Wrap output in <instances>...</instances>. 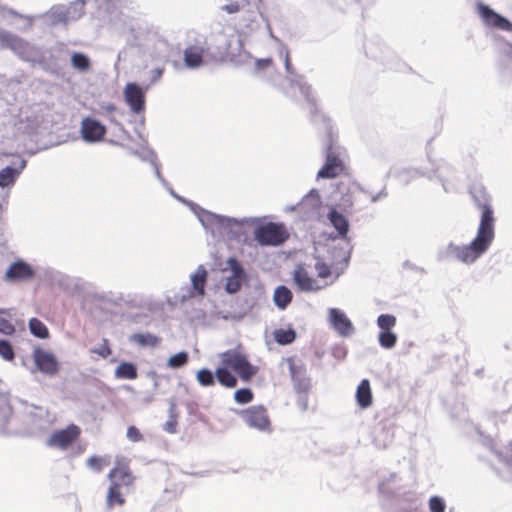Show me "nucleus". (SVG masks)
<instances>
[{
  "label": "nucleus",
  "mask_w": 512,
  "mask_h": 512,
  "mask_svg": "<svg viewBox=\"0 0 512 512\" xmlns=\"http://www.w3.org/2000/svg\"><path fill=\"white\" fill-rule=\"evenodd\" d=\"M470 194L475 206L481 212L480 223L475 238L462 246H450V253L459 261L470 264L477 260L492 244L495 238L494 209L491 198L482 185H473Z\"/></svg>",
  "instance_id": "nucleus-1"
},
{
  "label": "nucleus",
  "mask_w": 512,
  "mask_h": 512,
  "mask_svg": "<svg viewBox=\"0 0 512 512\" xmlns=\"http://www.w3.org/2000/svg\"><path fill=\"white\" fill-rule=\"evenodd\" d=\"M220 366L215 370L218 383L226 388L237 386L235 372L241 380L248 382L254 377L258 369L247 359L246 355L237 349H230L220 354Z\"/></svg>",
  "instance_id": "nucleus-2"
},
{
  "label": "nucleus",
  "mask_w": 512,
  "mask_h": 512,
  "mask_svg": "<svg viewBox=\"0 0 512 512\" xmlns=\"http://www.w3.org/2000/svg\"><path fill=\"white\" fill-rule=\"evenodd\" d=\"M108 479L111 482L106 496L108 508L123 506L126 500L122 488L132 486L135 480L129 465L127 463H118L109 471Z\"/></svg>",
  "instance_id": "nucleus-3"
},
{
  "label": "nucleus",
  "mask_w": 512,
  "mask_h": 512,
  "mask_svg": "<svg viewBox=\"0 0 512 512\" xmlns=\"http://www.w3.org/2000/svg\"><path fill=\"white\" fill-rule=\"evenodd\" d=\"M346 166L343 153L331 131L325 148V163L317 173V178L333 179L345 173Z\"/></svg>",
  "instance_id": "nucleus-4"
},
{
  "label": "nucleus",
  "mask_w": 512,
  "mask_h": 512,
  "mask_svg": "<svg viewBox=\"0 0 512 512\" xmlns=\"http://www.w3.org/2000/svg\"><path fill=\"white\" fill-rule=\"evenodd\" d=\"M254 237L261 245L278 246L289 238V232L283 223L268 222L255 229Z\"/></svg>",
  "instance_id": "nucleus-5"
},
{
  "label": "nucleus",
  "mask_w": 512,
  "mask_h": 512,
  "mask_svg": "<svg viewBox=\"0 0 512 512\" xmlns=\"http://www.w3.org/2000/svg\"><path fill=\"white\" fill-rule=\"evenodd\" d=\"M0 46L8 48L23 60H30L33 47L23 38L0 29Z\"/></svg>",
  "instance_id": "nucleus-6"
},
{
  "label": "nucleus",
  "mask_w": 512,
  "mask_h": 512,
  "mask_svg": "<svg viewBox=\"0 0 512 512\" xmlns=\"http://www.w3.org/2000/svg\"><path fill=\"white\" fill-rule=\"evenodd\" d=\"M243 421L252 428L258 430H269L270 419L267 410L262 405L251 406L240 413Z\"/></svg>",
  "instance_id": "nucleus-7"
},
{
  "label": "nucleus",
  "mask_w": 512,
  "mask_h": 512,
  "mask_svg": "<svg viewBox=\"0 0 512 512\" xmlns=\"http://www.w3.org/2000/svg\"><path fill=\"white\" fill-rule=\"evenodd\" d=\"M476 10L486 26L503 31H512V23L505 17L495 12L489 6L483 3H478Z\"/></svg>",
  "instance_id": "nucleus-8"
},
{
  "label": "nucleus",
  "mask_w": 512,
  "mask_h": 512,
  "mask_svg": "<svg viewBox=\"0 0 512 512\" xmlns=\"http://www.w3.org/2000/svg\"><path fill=\"white\" fill-rule=\"evenodd\" d=\"M81 430L75 424H70L65 429L57 430L51 434L47 444L62 450L71 446L80 436Z\"/></svg>",
  "instance_id": "nucleus-9"
},
{
  "label": "nucleus",
  "mask_w": 512,
  "mask_h": 512,
  "mask_svg": "<svg viewBox=\"0 0 512 512\" xmlns=\"http://www.w3.org/2000/svg\"><path fill=\"white\" fill-rule=\"evenodd\" d=\"M33 360L36 369L45 375L54 376L59 370V364L55 355L40 347H36L33 350Z\"/></svg>",
  "instance_id": "nucleus-10"
},
{
  "label": "nucleus",
  "mask_w": 512,
  "mask_h": 512,
  "mask_svg": "<svg viewBox=\"0 0 512 512\" xmlns=\"http://www.w3.org/2000/svg\"><path fill=\"white\" fill-rule=\"evenodd\" d=\"M125 101L133 113L139 114L145 108V94L136 83H128L124 88Z\"/></svg>",
  "instance_id": "nucleus-11"
},
{
  "label": "nucleus",
  "mask_w": 512,
  "mask_h": 512,
  "mask_svg": "<svg viewBox=\"0 0 512 512\" xmlns=\"http://www.w3.org/2000/svg\"><path fill=\"white\" fill-rule=\"evenodd\" d=\"M106 134V127L99 121L86 117L81 123V135L87 142L101 141Z\"/></svg>",
  "instance_id": "nucleus-12"
},
{
  "label": "nucleus",
  "mask_w": 512,
  "mask_h": 512,
  "mask_svg": "<svg viewBox=\"0 0 512 512\" xmlns=\"http://www.w3.org/2000/svg\"><path fill=\"white\" fill-rule=\"evenodd\" d=\"M227 264L232 272L226 280V291L228 293H236L241 289L242 281L245 277V271L236 258H229Z\"/></svg>",
  "instance_id": "nucleus-13"
},
{
  "label": "nucleus",
  "mask_w": 512,
  "mask_h": 512,
  "mask_svg": "<svg viewBox=\"0 0 512 512\" xmlns=\"http://www.w3.org/2000/svg\"><path fill=\"white\" fill-rule=\"evenodd\" d=\"M206 52L205 42L187 46L183 52L185 66L190 69L199 68L204 62Z\"/></svg>",
  "instance_id": "nucleus-14"
},
{
  "label": "nucleus",
  "mask_w": 512,
  "mask_h": 512,
  "mask_svg": "<svg viewBox=\"0 0 512 512\" xmlns=\"http://www.w3.org/2000/svg\"><path fill=\"white\" fill-rule=\"evenodd\" d=\"M288 367L294 387L299 392H306L309 389V379L306 377V369L303 364L296 363L293 358H288Z\"/></svg>",
  "instance_id": "nucleus-15"
},
{
  "label": "nucleus",
  "mask_w": 512,
  "mask_h": 512,
  "mask_svg": "<svg viewBox=\"0 0 512 512\" xmlns=\"http://www.w3.org/2000/svg\"><path fill=\"white\" fill-rule=\"evenodd\" d=\"M329 317L332 326L341 336L347 337L352 334V323L342 311L332 308L329 311Z\"/></svg>",
  "instance_id": "nucleus-16"
},
{
  "label": "nucleus",
  "mask_w": 512,
  "mask_h": 512,
  "mask_svg": "<svg viewBox=\"0 0 512 512\" xmlns=\"http://www.w3.org/2000/svg\"><path fill=\"white\" fill-rule=\"evenodd\" d=\"M34 271L30 265L22 260L14 262L6 271L5 278L9 281H23L31 279Z\"/></svg>",
  "instance_id": "nucleus-17"
},
{
  "label": "nucleus",
  "mask_w": 512,
  "mask_h": 512,
  "mask_svg": "<svg viewBox=\"0 0 512 512\" xmlns=\"http://www.w3.org/2000/svg\"><path fill=\"white\" fill-rule=\"evenodd\" d=\"M293 282L301 291H313L319 289L316 280L310 276L303 265H298L293 272Z\"/></svg>",
  "instance_id": "nucleus-18"
},
{
  "label": "nucleus",
  "mask_w": 512,
  "mask_h": 512,
  "mask_svg": "<svg viewBox=\"0 0 512 512\" xmlns=\"http://www.w3.org/2000/svg\"><path fill=\"white\" fill-rule=\"evenodd\" d=\"M356 401L357 404L365 409L372 404V392L370 382L368 379H363L356 390Z\"/></svg>",
  "instance_id": "nucleus-19"
},
{
  "label": "nucleus",
  "mask_w": 512,
  "mask_h": 512,
  "mask_svg": "<svg viewBox=\"0 0 512 512\" xmlns=\"http://www.w3.org/2000/svg\"><path fill=\"white\" fill-rule=\"evenodd\" d=\"M293 295L289 288L284 285L276 287L273 295L275 305L284 310L292 301Z\"/></svg>",
  "instance_id": "nucleus-20"
},
{
  "label": "nucleus",
  "mask_w": 512,
  "mask_h": 512,
  "mask_svg": "<svg viewBox=\"0 0 512 512\" xmlns=\"http://www.w3.org/2000/svg\"><path fill=\"white\" fill-rule=\"evenodd\" d=\"M328 218L333 227L338 231L339 235L341 237H346L349 230L348 220L335 209H332L329 212Z\"/></svg>",
  "instance_id": "nucleus-21"
},
{
  "label": "nucleus",
  "mask_w": 512,
  "mask_h": 512,
  "mask_svg": "<svg viewBox=\"0 0 512 512\" xmlns=\"http://www.w3.org/2000/svg\"><path fill=\"white\" fill-rule=\"evenodd\" d=\"M129 340L140 347H156L160 343V338L151 333H135Z\"/></svg>",
  "instance_id": "nucleus-22"
},
{
  "label": "nucleus",
  "mask_w": 512,
  "mask_h": 512,
  "mask_svg": "<svg viewBox=\"0 0 512 512\" xmlns=\"http://www.w3.org/2000/svg\"><path fill=\"white\" fill-rule=\"evenodd\" d=\"M207 279V270L203 266H199L194 275L191 277L193 289L200 296L205 294V283Z\"/></svg>",
  "instance_id": "nucleus-23"
},
{
  "label": "nucleus",
  "mask_w": 512,
  "mask_h": 512,
  "mask_svg": "<svg viewBox=\"0 0 512 512\" xmlns=\"http://www.w3.org/2000/svg\"><path fill=\"white\" fill-rule=\"evenodd\" d=\"M115 375L118 378L133 380L137 378L138 373L134 364L122 362L116 368Z\"/></svg>",
  "instance_id": "nucleus-24"
},
{
  "label": "nucleus",
  "mask_w": 512,
  "mask_h": 512,
  "mask_svg": "<svg viewBox=\"0 0 512 512\" xmlns=\"http://www.w3.org/2000/svg\"><path fill=\"white\" fill-rule=\"evenodd\" d=\"M29 329L31 333L41 339H46L49 337V330L46 325L37 318H31L29 321Z\"/></svg>",
  "instance_id": "nucleus-25"
},
{
  "label": "nucleus",
  "mask_w": 512,
  "mask_h": 512,
  "mask_svg": "<svg viewBox=\"0 0 512 512\" xmlns=\"http://www.w3.org/2000/svg\"><path fill=\"white\" fill-rule=\"evenodd\" d=\"M19 174V171L16 169L7 166L0 170V187H8L13 185L16 181V177Z\"/></svg>",
  "instance_id": "nucleus-26"
},
{
  "label": "nucleus",
  "mask_w": 512,
  "mask_h": 512,
  "mask_svg": "<svg viewBox=\"0 0 512 512\" xmlns=\"http://www.w3.org/2000/svg\"><path fill=\"white\" fill-rule=\"evenodd\" d=\"M0 333L4 335H13L15 326L11 321V315L6 310H0Z\"/></svg>",
  "instance_id": "nucleus-27"
},
{
  "label": "nucleus",
  "mask_w": 512,
  "mask_h": 512,
  "mask_svg": "<svg viewBox=\"0 0 512 512\" xmlns=\"http://www.w3.org/2000/svg\"><path fill=\"white\" fill-rule=\"evenodd\" d=\"M274 339L280 345H287L296 339V332L293 329H278L274 332Z\"/></svg>",
  "instance_id": "nucleus-28"
},
{
  "label": "nucleus",
  "mask_w": 512,
  "mask_h": 512,
  "mask_svg": "<svg viewBox=\"0 0 512 512\" xmlns=\"http://www.w3.org/2000/svg\"><path fill=\"white\" fill-rule=\"evenodd\" d=\"M378 340L381 347L391 349L396 345L397 335L391 330L381 331Z\"/></svg>",
  "instance_id": "nucleus-29"
},
{
  "label": "nucleus",
  "mask_w": 512,
  "mask_h": 512,
  "mask_svg": "<svg viewBox=\"0 0 512 512\" xmlns=\"http://www.w3.org/2000/svg\"><path fill=\"white\" fill-rule=\"evenodd\" d=\"M196 378L200 385L208 387L215 384L216 376L209 369L203 368L197 372Z\"/></svg>",
  "instance_id": "nucleus-30"
},
{
  "label": "nucleus",
  "mask_w": 512,
  "mask_h": 512,
  "mask_svg": "<svg viewBox=\"0 0 512 512\" xmlns=\"http://www.w3.org/2000/svg\"><path fill=\"white\" fill-rule=\"evenodd\" d=\"M87 465L96 472H101L104 467L110 465V457L92 456L87 460Z\"/></svg>",
  "instance_id": "nucleus-31"
},
{
  "label": "nucleus",
  "mask_w": 512,
  "mask_h": 512,
  "mask_svg": "<svg viewBox=\"0 0 512 512\" xmlns=\"http://www.w3.org/2000/svg\"><path fill=\"white\" fill-rule=\"evenodd\" d=\"M73 67L81 71H86L90 67V60L82 53H74L71 57Z\"/></svg>",
  "instance_id": "nucleus-32"
},
{
  "label": "nucleus",
  "mask_w": 512,
  "mask_h": 512,
  "mask_svg": "<svg viewBox=\"0 0 512 512\" xmlns=\"http://www.w3.org/2000/svg\"><path fill=\"white\" fill-rule=\"evenodd\" d=\"M381 331L391 330L396 325V317L391 314H381L377 319Z\"/></svg>",
  "instance_id": "nucleus-33"
},
{
  "label": "nucleus",
  "mask_w": 512,
  "mask_h": 512,
  "mask_svg": "<svg viewBox=\"0 0 512 512\" xmlns=\"http://www.w3.org/2000/svg\"><path fill=\"white\" fill-rule=\"evenodd\" d=\"M253 398L254 394L249 388H241L234 393V399L239 404H247L251 402Z\"/></svg>",
  "instance_id": "nucleus-34"
},
{
  "label": "nucleus",
  "mask_w": 512,
  "mask_h": 512,
  "mask_svg": "<svg viewBox=\"0 0 512 512\" xmlns=\"http://www.w3.org/2000/svg\"><path fill=\"white\" fill-rule=\"evenodd\" d=\"M187 362L188 354L186 352H179L168 359L167 365L171 368H180L187 364Z\"/></svg>",
  "instance_id": "nucleus-35"
},
{
  "label": "nucleus",
  "mask_w": 512,
  "mask_h": 512,
  "mask_svg": "<svg viewBox=\"0 0 512 512\" xmlns=\"http://www.w3.org/2000/svg\"><path fill=\"white\" fill-rule=\"evenodd\" d=\"M0 356L7 361H12L15 358L13 347L6 340H0Z\"/></svg>",
  "instance_id": "nucleus-36"
},
{
  "label": "nucleus",
  "mask_w": 512,
  "mask_h": 512,
  "mask_svg": "<svg viewBox=\"0 0 512 512\" xmlns=\"http://www.w3.org/2000/svg\"><path fill=\"white\" fill-rule=\"evenodd\" d=\"M446 505L442 498L433 496L429 500V509L431 512H445Z\"/></svg>",
  "instance_id": "nucleus-37"
},
{
  "label": "nucleus",
  "mask_w": 512,
  "mask_h": 512,
  "mask_svg": "<svg viewBox=\"0 0 512 512\" xmlns=\"http://www.w3.org/2000/svg\"><path fill=\"white\" fill-rule=\"evenodd\" d=\"M91 352L102 358H107L112 353L107 339H104L102 344L98 348L92 349Z\"/></svg>",
  "instance_id": "nucleus-38"
},
{
  "label": "nucleus",
  "mask_w": 512,
  "mask_h": 512,
  "mask_svg": "<svg viewBox=\"0 0 512 512\" xmlns=\"http://www.w3.org/2000/svg\"><path fill=\"white\" fill-rule=\"evenodd\" d=\"M127 437L132 442H140L143 440V435L136 426H129L127 428Z\"/></svg>",
  "instance_id": "nucleus-39"
},
{
  "label": "nucleus",
  "mask_w": 512,
  "mask_h": 512,
  "mask_svg": "<svg viewBox=\"0 0 512 512\" xmlns=\"http://www.w3.org/2000/svg\"><path fill=\"white\" fill-rule=\"evenodd\" d=\"M316 269H317V272H318V276L320 278H327L331 274L329 266H327L324 263H317L316 264Z\"/></svg>",
  "instance_id": "nucleus-40"
},
{
  "label": "nucleus",
  "mask_w": 512,
  "mask_h": 512,
  "mask_svg": "<svg viewBox=\"0 0 512 512\" xmlns=\"http://www.w3.org/2000/svg\"><path fill=\"white\" fill-rule=\"evenodd\" d=\"M303 93L305 94V97L307 99V102L313 107H316V100L314 96L312 95L311 88L309 86H305L301 88Z\"/></svg>",
  "instance_id": "nucleus-41"
},
{
  "label": "nucleus",
  "mask_w": 512,
  "mask_h": 512,
  "mask_svg": "<svg viewBox=\"0 0 512 512\" xmlns=\"http://www.w3.org/2000/svg\"><path fill=\"white\" fill-rule=\"evenodd\" d=\"M241 6L238 2H233L222 7L223 11H226L229 14L237 13L240 10Z\"/></svg>",
  "instance_id": "nucleus-42"
},
{
  "label": "nucleus",
  "mask_w": 512,
  "mask_h": 512,
  "mask_svg": "<svg viewBox=\"0 0 512 512\" xmlns=\"http://www.w3.org/2000/svg\"><path fill=\"white\" fill-rule=\"evenodd\" d=\"M255 64H256V68L258 70H263L272 65V59L271 58L258 59Z\"/></svg>",
  "instance_id": "nucleus-43"
},
{
  "label": "nucleus",
  "mask_w": 512,
  "mask_h": 512,
  "mask_svg": "<svg viewBox=\"0 0 512 512\" xmlns=\"http://www.w3.org/2000/svg\"><path fill=\"white\" fill-rule=\"evenodd\" d=\"M175 427H176L175 422H167L166 423V431H168L170 433H174L176 431Z\"/></svg>",
  "instance_id": "nucleus-44"
},
{
  "label": "nucleus",
  "mask_w": 512,
  "mask_h": 512,
  "mask_svg": "<svg viewBox=\"0 0 512 512\" xmlns=\"http://www.w3.org/2000/svg\"><path fill=\"white\" fill-rule=\"evenodd\" d=\"M154 72H155L154 78L159 79L162 76L163 70L158 68Z\"/></svg>",
  "instance_id": "nucleus-45"
},
{
  "label": "nucleus",
  "mask_w": 512,
  "mask_h": 512,
  "mask_svg": "<svg viewBox=\"0 0 512 512\" xmlns=\"http://www.w3.org/2000/svg\"><path fill=\"white\" fill-rule=\"evenodd\" d=\"M72 9H75V7H69V8L67 9V14H68V15L71 13V10H72Z\"/></svg>",
  "instance_id": "nucleus-46"
},
{
  "label": "nucleus",
  "mask_w": 512,
  "mask_h": 512,
  "mask_svg": "<svg viewBox=\"0 0 512 512\" xmlns=\"http://www.w3.org/2000/svg\"><path fill=\"white\" fill-rule=\"evenodd\" d=\"M286 66L287 67L289 66V57L288 56L286 57Z\"/></svg>",
  "instance_id": "nucleus-47"
}]
</instances>
